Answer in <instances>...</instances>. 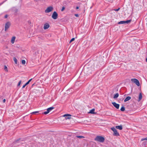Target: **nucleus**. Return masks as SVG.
Returning a JSON list of instances; mask_svg holds the SVG:
<instances>
[{"label": "nucleus", "mask_w": 147, "mask_h": 147, "mask_svg": "<svg viewBox=\"0 0 147 147\" xmlns=\"http://www.w3.org/2000/svg\"><path fill=\"white\" fill-rule=\"evenodd\" d=\"M105 139L104 138L101 136H97L94 139L96 141L102 143L104 142Z\"/></svg>", "instance_id": "obj_1"}, {"label": "nucleus", "mask_w": 147, "mask_h": 147, "mask_svg": "<svg viewBox=\"0 0 147 147\" xmlns=\"http://www.w3.org/2000/svg\"><path fill=\"white\" fill-rule=\"evenodd\" d=\"M111 129L113 132V135L116 136H119L120 135L119 133L117 131V129L114 127H113L111 128Z\"/></svg>", "instance_id": "obj_2"}, {"label": "nucleus", "mask_w": 147, "mask_h": 147, "mask_svg": "<svg viewBox=\"0 0 147 147\" xmlns=\"http://www.w3.org/2000/svg\"><path fill=\"white\" fill-rule=\"evenodd\" d=\"M11 25V23L10 22H6L5 26V31H6L7 29L9 28Z\"/></svg>", "instance_id": "obj_3"}, {"label": "nucleus", "mask_w": 147, "mask_h": 147, "mask_svg": "<svg viewBox=\"0 0 147 147\" xmlns=\"http://www.w3.org/2000/svg\"><path fill=\"white\" fill-rule=\"evenodd\" d=\"M131 81L135 83L138 86H139L140 85V83L139 81L136 79H131Z\"/></svg>", "instance_id": "obj_4"}, {"label": "nucleus", "mask_w": 147, "mask_h": 147, "mask_svg": "<svg viewBox=\"0 0 147 147\" xmlns=\"http://www.w3.org/2000/svg\"><path fill=\"white\" fill-rule=\"evenodd\" d=\"M58 14L56 11L53 12L52 16V18L55 20L56 19L58 18Z\"/></svg>", "instance_id": "obj_5"}, {"label": "nucleus", "mask_w": 147, "mask_h": 147, "mask_svg": "<svg viewBox=\"0 0 147 147\" xmlns=\"http://www.w3.org/2000/svg\"><path fill=\"white\" fill-rule=\"evenodd\" d=\"M71 116V115L69 114H66L63 115V117H65L67 116H68L69 117H65V119L67 120V119H70L71 118V117H70Z\"/></svg>", "instance_id": "obj_6"}, {"label": "nucleus", "mask_w": 147, "mask_h": 147, "mask_svg": "<svg viewBox=\"0 0 147 147\" xmlns=\"http://www.w3.org/2000/svg\"><path fill=\"white\" fill-rule=\"evenodd\" d=\"M112 104L117 109H118L119 107V104L116 103L115 102H112Z\"/></svg>", "instance_id": "obj_7"}, {"label": "nucleus", "mask_w": 147, "mask_h": 147, "mask_svg": "<svg viewBox=\"0 0 147 147\" xmlns=\"http://www.w3.org/2000/svg\"><path fill=\"white\" fill-rule=\"evenodd\" d=\"M49 25L48 24L46 23L44 25L43 28L44 29L46 30L49 28Z\"/></svg>", "instance_id": "obj_8"}, {"label": "nucleus", "mask_w": 147, "mask_h": 147, "mask_svg": "<svg viewBox=\"0 0 147 147\" xmlns=\"http://www.w3.org/2000/svg\"><path fill=\"white\" fill-rule=\"evenodd\" d=\"M16 38V37L15 36H13L11 38V42L12 44H13L14 43Z\"/></svg>", "instance_id": "obj_9"}, {"label": "nucleus", "mask_w": 147, "mask_h": 147, "mask_svg": "<svg viewBox=\"0 0 147 147\" xmlns=\"http://www.w3.org/2000/svg\"><path fill=\"white\" fill-rule=\"evenodd\" d=\"M115 128L121 130L123 129L122 126L121 125L117 126L115 127Z\"/></svg>", "instance_id": "obj_10"}, {"label": "nucleus", "mask_w": 147, "mask_h": 147, "mask_svg": "<svg viewBox=\"0 0 147 147\" xmlns=\"http://www.w3.org/2000/svg\"><path fill=\"white\" fill-rule=\"evenodd\" d=\"M131 99V97L130 96L127 97L124 100V102H126L128 100H130Z\"/></svg>", "instance_id": "obj_11"}, {"label": "nucleus", "mask_w": 147, "mask_h": 147, "mask_svg": "<svg viewBox=\"0 0 147 147\" xmlns=\"http://www.w3.org/2000/svg\"><path fill=\"white\" fill-rule=\"evenodd\" d=\"M142 98V95L141 93H140L139 95V99L138 101H140Z\"/></svg>", "instance_id": "obj_12"}, {"label": "nucleus", "mask_w": 147, "mask_h": 147, "mask_svg": "<svg viewBox=\"0 0 147 147\" xmlns=\"http://www.w3.org/2000/svg\"><path fill=\"white\" fill-rule=\"evenodd\" d=\"M94 111L95 109H91L89 112V113H91V114H94Z\"/></svg>", "instance_id": "obj_13"}, {"label": "nucleus", "mask_w": 147, "mask_h": 147, "mask_svg": "<svg viewBox=\"0 0 147 147\" xmlns=\"http://www.w3.org/2000/svg\"><path fill=\"white\" fill-rule=\"evenodd\" d=\"M119 95V94L118 93H116L114 95V96L113 97L115 99V98H117L118 97Z\"/></svg>", "instance_id": "obj_14"}, {"label": "nucleus", "mask_w": 147, "mask_h": 147, "mask_svg": "<svg viewBox=\"0 0 147 147\" xmlns=\"http://www.w3.org/2000/svg\"><path fill=\"white\" fill-rule=\"evenodd\" d=\"M54 108L53 107H50V108H49L47 109L48 111H49V112H50V111H51V110H52Z\"/></svg>", "instance_id": "obj_15"}, {"label": "nucleus", "mask_w": 147, "mask_h": 147, "mask_svg": "<svg viewBox=\"0 0 147 147\" xmlns=\"http://www.w3.org/2000/svg\"><path fill=\"white\" fill-rule=\"evenodd\" d=\"M13 61L15 62V63L16 64L17 63V61L16 58L15 57H14L13 58Z\"/></svg>", "instance_id": "obj_16"}, {"label": "nucleus", "mask_w": 147, "mask_h": 147, "mask_svg": "<svg viewBox=\"0 0 147 147\" xmlns=\"http://www.w3.org/2000/svg\"><path fill=\"white\" fill-rule=\"evenodd\" d=\"M120 110L122 111H124L125 110V108L124 106H122Z\"/></svg>", "instance_id": "obj_17"}, {"label": "nucleus", "mask_w": 147, "mask_h": 147, "mask_svg": "<svg viewBox=\"0 0 147 147\" xmlns=\"http://www.w3.org/2000/svg\"><path fill=\"white\" fill-rule=\"evenodd\" d=\"M52 10H45V12L46 13H48L50 12Z\"/></svg>", "instance_id": "obj_18"}, {"label": "nucleus", "mask_w": 147, "mask_h": 147, "mask_svg": "<svg viewBox=\"0 0 147 147\" xmlns=\"http://www.w3.org/2000/svg\"><path fill=\"white\" fill-rule=\"evenodd\" d=\"M125 23V21H121L119 22L118 23V24H124Z\"/></svg>", "instance_id": "obj_19"}, {"label": "nucleus", "mask_w": 147, "mask_h": 147, "mask_svg": "<svg viewBox=\"0 0 147 147\" xmlns=\"http://www.w3.org/2000/svg\"><path fill=\"white\" fill-rule=\"evenodd\" d=\"M49 112V111H48V109H47V111L44 112L43 113L45 115L47 114Z\"/></svg>", "instance_id": "obj_20"}, {"label": "nucleus", "mask_w": 147, "mask_h": 147, "mask_svg": "<svg viewBox=\"0 0 147 147\" xmlns=\"http://www.w3.org/2000/svg\"><path fill=\"white\" fill-rule=\"evenodd\" d=\"M4 70H5V71L7 72L8 71V69H7V67L5 66V65L4 66Z\"/></svg>", "instance_id": "obj_21"}, {"label": "nucleus", "mask_w": 147, "mask_h": 147, "mask_svg": "<svg viewBox=\"0 0 147 147\" xmlns=\"http://www.w3.org/2000/svg\"><path fill=\"white\" fill-rule=\"evenodd\" d=\"M22 64L24 65L26 63V61L25 60H23L22 61Z\"/></svg>", "instance_id": "obj_22"}, {"label": "nucleus", "mask_w": 147, "mask_h": 147, "mask_svg": "<svg viewBox=\"0 0 147 147\" xmlns=\"http://www.w3.org/2000/svg\"><path fill=\"white\" fill-rule=\"evenodd\" d=\"M76 9H78L79 8H81L80 5H77L76 6Z\"/></svg>", "instance_id": "obj_23"}, {"label": "nucleus", "mask_w": 147, "mask_h": 147, "mask_svg": "<svg viewBox=\"0 0 147 147\" xmlns=\"http://www.w3.org/2000/svg\"><path fill=\"white\" fill-rule=\"evenodd\" d=\"M53 7L52 6H49V7H47V9H53Z\"/></svg>", "instance_id": "obj_24"}, {"label": "nucleus", "mask_w": 147, "mask_h": 147, "mask_svg": "<svg viewBox=\"0 0 147 147\" xmlns=\"http://www.w3.org/2000/svg\"><path fill=\"white\" fill-rule=\"evenodd\" d=\"M76 137L78 138H84V137L82 136H77Z\"/></svg>", "instance_id": "obj_25"}, {"label": "nucleus", "mask_w": 147, "mask_h": 147, "mask_svg": "<svg viewBox=\"0 0 147 147\" xmlns=\"http://www.w3.org/2000/svg\"><path fill=\"white\" fill-rule=\"evenodd\" d=\"M131 22V20H127L126 21H125V23L128 24Z\"/></svg>", "instance_id": "obj_26"}, {"label": "nucleus", "mask_w": 147, "mask_h": 147, "mask_svg": "<svg viewBox=\"0 0 147 147\" xmlns=\"http://www.w3.org/2000/svg\"><path fill=\"white\" fill-rule=\"evenodd\" d=\"M75 40V38H72L71 40L69 41V43H71L72 41H74Z\"/></svg>", "instance_id": "obj_27"}, {"label": "nucleus", "mask_w": 147, "mask_h": 147, "mask_svg": "<svg viewBox=\"0 0 147 147\" xmlns=\"http://www.w3.org/2000/svg\"><path fill=\"white\" fill-rule=\"evenodd\" d=\"M38 113V111H35V112H32V113H31V114H36V113Z\"/></svg>", "instance_id": "obj_28"}, {"label": "nucleus", "mask_w": 147, "mask_h": 147, "mask_svg": "<svg viewBox=\"0 0 147 147\" xmlns=\"http://www.w3.org/2000/svg\"><path fill=\"white\" fill-rule=\"evenodd\" d=\"M147 140V137L146 138H143L141 139V141H143L144 140Z\"/></svg>", "instance_id": "obj_29"}, {"label": "nucleus", "mask_w": 147, "mask_h": 147, "mask_svg": "<svg viewBox=\"0 0 147 147\" xmlns=\"http://www.w3.org/2000/svg\"><path fill=\"white\" fill-rule=\"evenodd\" d=\"M21 80H20V81L19 82H18V86H20V84H21Z\"/></svg>", "instance_id": "obj_30"}, {"label": "nucleus", "mask_w": 147, "mask_h": 147, "mask_svg": "<svg viewBox=\"0 0 147 147\" xmlns=\"http://www.w3.org/2000/svg\"><path fill=\"white\" fill-rule=\"evenodd\" d=\"M32 79H31L30 80H29L27 82H26V83L28 84L30 83V82L31 81Z\"/></svg>", "instance_id": "obj_31"}, {"label": "nucleus", "mask_w": 147, "mask_h": 147, "mask_svg": "<svg viewBox=\"0 0 147 147\" xmlns=\"http://www.w3.org/2000/svg\"><path fill=\"white\" fill-rule=\"evenodd\" d=\"M74 15L77 17H78L79 16V15L78 14H75Z\"/></svg>", "instance_id": "obj_32"}, {"label": "nucleus", "mask_w": 147, "mask_h": 147, "mask_svg": "<svg viewBox=\"0 0 147 147\" xmlns=\"http://www.w3.org/2000/svg\"><path fill=\"white\" fill-rule=\"evenodd\" d=\"M5 101H6L5 99H4L3 100V102H4V103L5 102Z\"/></svg>", "instance_id": "obj_33"}, {"label": "nucleus", "mask_w": 147, "mask_h": 147, "mask_svg": "<svg viewBox=\"0 0 147 147\" xmlns=\"http://www.w3.org/2000/svg\"><path fill=\"white\" fill-rule=\"evenodd\" d=\"M7 16H8L7 15H6L5 16V18H7Z\"/></svg>", "instance_id": "obj_34"}, {"label": "nucleus", "mask_w": 147, "mask_h": 147, "mask_svg": "<svg viewBox=\"0 0 147 147\" xmlns=\"http://www.w3.org/2000/svg\"><path fill=\"white\" fill-rule=\"evenodd\" d=\"M26 86L24 85L23 86V87H22V88H24Z\"/></svg>", "instance_id": "obj_35"}, {"label": "nucleus", "mask_w": 147, "mask_h": 147, "mask_svg": "<svg viewBox=\"0 0 147 147\" xmlns=\"http://www.w3.org/2000/svg\"><path fill=\"white\" fill-rule=\"evenodd\" d=\"M28 84L26 83V84H24V85L26 86Z\"/></svg>", "instance_id": "obj_36"}, {"label": "nucleus", "mask_w": 147, "mask_h": 147, "mask_svg": "<svg viewBox=\"0 0 147 147\" xmlns=\"http://www.w3.org/2000/svg\"><path fill=\"white\" fill-rule=\"evenodd\" d=\"M28 84L26 83V84H24V85L26 86Z\"/></svg>", "instance_id": "obj_37"}, {"label": "nucleus", "mask_w": 147, "mask_h": 147, "mask_svg": "<svg viewBox=\"0 0 147 147\" xmlns=\"http://www.w3.org/2000/svg\"><path fill=\"white\" fill-rule=\"evenodd\" d=\"M65 7H63L61 9H65Z\"/></svg>", "instance_id": "obj_38"}, {"label": "nucleus", "mask_w": 147, "mask_h": 147, "mask_svg": "<svg viewBox=\"0 0 147 147\" xmlns=\"http://www.w3.org/2000/svg\"><path fill=\"white\" fill-rule=\"evenodd\" d=\"M34 0L36 2L38 1V0Z\"/></svg>", "instance_id": "obj_39"}, {"label": "nucleus", "mask_w": 147, "mask_h": 147, "mask_svg": "<svg viewBox=\"0 0 147 147\" xmlns=\"http://www.w3.org/2000/svg\"><path fill=\"white\" fill-rule=\"evenodd\" d=\"M146 62H147V58L146 59Z\"/></svg>", "instance_id": "obj_40"}, {"label": "nucleus", "mask_w": 147, "mask_h": 147, "mask_svg": "<svg viewBox=\"0 0 147 147\" xmlns=\"http://www.w3.org/2000/svg\"><path fill=\"white\" fill-rule=\"evenodd\" d=\"M17 11H14L15 13H16V12Z\"/></svg>", "instance_id": "obj_41"}, {"label": "nucleus", "mask_w": 147, "mask_h": 147, "mask_svg": "<svg viewBox=\"0 0 147 147\" xmlns=\"http://www.w3.org/2000/svg\"><path fill=\"white\" fill-rule=\"evenodd\" d=\"M115 10L116 11H118V10H118V9H117V10Z\"/></svg>", "instance_id": "obj_42"}, {"label": "nucleus", "mask_w": 147, "mask_h": 147, "mask_svg": "<svg viewBox=\"0 0 147 147\" xmlns=\"http://www.w3.org/2000/svg\"><path fill=\"white\" fill-rule=\"evenodd\" d=\"M63 10H64L62 9V10H61V11H63Z\"/></svg>", "instance_id": "obj_43"}, {"label": "nucleus", "mask_w": 147, "mask_h": 147, "mask_svg": "<svg viewBox=\"0 0 147 147\" xmlns=\"http://www.w3.org/2000/svg\"><path fill=\"white\" fill-rule=\"evenodd\" d=\"M120 9V8H118V9Z\"/></svg>", "instance_id": "obj_44"}]
</instances>
